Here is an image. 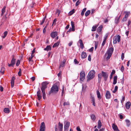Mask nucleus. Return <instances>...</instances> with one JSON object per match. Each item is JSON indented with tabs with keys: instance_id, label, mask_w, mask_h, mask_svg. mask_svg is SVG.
I'll return each instance as SVG.
<instances>
[{
	"instance_id": "nucleus-1",
	"label": "nucleus",
	"mask_w": 131,
	"mask_h": 131,
	"mask_svg": "<svg viewBox=\"0 0 131 131\" xmlns=\"http://www.w3.org/2000/svg\"><path fill=\"white\" fill-rule=\"evenodd\" d=\"M98 77L99 82H100L101 81L102 77L104 78L105 81H106L108 78V74L106 72L102 71L101 73H99L98 74Z\"/></svg>"
},
{
	"instance_id": "nucleus-2",
	"label": "nucleus",
	"mask_w": 131,
	"mask_h": 131,
	"mask_svg": "<svg viewBox=\"0 0 131 131\" xmlns=\"http://www.w3.org/2000/svg\"><path fill=\"white\" fill-rule=\"evenodd\" d=\"M59 91V87L57 84H55L52 86L49 93V95L52 93H56Z\"/></svg>"
},
{
	"instance_id": "nucleus-3",
	"label": "nucleus",
	"mask_w": 131,
	"mask_h": 131,
	"mask_svg": "<svg viewBox=\"0 0 131 131\" xmlns=\"http://www.w3.org/2000/svg\"><path fill=\"white\" fill-rule=\"evenodd\" d=\"M95 73V71L94 70H92L90 71L89 72L88 76V78L89 80H90L93 78L95 77L94 74Z\"/></svg>"
},
{
	"instance_id": "nucleus-4",
	"label": "nucleus",
	"mask_w": 131,
	"mask_h": 131,
	"mask_svg": "<svg viewBox=\"0 0 131 131\" xmlns=\"http://www.w3.org/2000/svg\"><path fill=\"white\" fill-rule=\"evenodd\" d=\"M55 131H62L63 128V124L62 123H60V122L58 123V128H57V125H55Z\"/></svg>"
},
{
	"instance_id": "nucleus-5",
	"label": "nucleus",
	"mask_w": 131,
	"mask_h": 131,
	"mask_svg": "<svg viewBox=\"0 0 131 131\" xmlns=\"http://www.w3.org/2000/svg\"><path fill=\"white\" fill-rule=\"evenodd\" d=\"M49 84V83L47 81L42 82L41 88V90L42 92H45V90L47 88V85Z\"/></svg>"
},
{
	"instance_id": "nucleus-6",
	"label": "nucleus",
	"mask_w": 131,
	"mask_h": 131,
	"mask_svg": "<svg viewBox=\"0 0 131 131\" xmlns=\"http://www.w3.org/2000/svg\"><path fill=\"white\" fill-rule=\"evenodd\" d=\"M121 37L119 35L116 36L113 38V43L114 44H116L117 42H119L120 41Z\"/></svg>"
},
{
	"instance_id": "nucleus-7",
	"label": "nucleus",
	"mask_w": 131,
	"mask_h": 131,
	"mask_svg": "<svg viewBox=\"0 0 131 131\" xmlns=\"http://www.w3.org/2000/svg\"><path fill=\"white\" fill-rule=\"evenodd\" d=\"M12 59L11 60V63L10 64L9 63L8 64V66L9 67H10L11 66L13 67L15 63L16 59L14 58L15 56L14 55H13L12 56Z\"/></svg>"
},
{
	"instance_id": "nucleus-8",
	"label": "nucleus",
	"mask_w": 131,
	"mask_h": 131,
	"mask_svg": "<svg viewBox=\"0 0 131 131\" xmlns=\"http://www.w3.org/2000/svg\"><path fill=\"white\" fill-rule=\"evenodd\" d=\"M71 25L72 27L71 28H70L69 31H68L67 32H70L72 31L73 32L75 30L74 22L72 21H71Z\"/></svg>"
},
{
	"instance_id": "nucleus-9",
	"label": "nucleus",
	"mask_w": 131,
	"mask_h": 131,
	"mask_svg": "<svg viewBox=\"0 0 131 131\" xmlns=\"http://www.w3.org/2000/svg\"><path fill=\"white\" fill-rule=\"evenodd\" d=\"M85 75L84 72L83 71H82L80 73V80L82 81H83L85 79Z\"/></svg>"
},
{
	"instance_id": "nucleus-10",
	"label": "nucleus",
	"mask_w": 131,
	"mask_h": 131,
	"mask_svg": "<svg viewBox=\"0 0 131 131\" xmlns=\"http://www.w3.org/2000/svg\"><path fill=\"white\" fill-rule=\"evenodd\" d=\"M70 125V123L69 122L66 121V123L64 125V129L65 131H67Z\"/></svg>"
},
{
	"instance_id": "nucleus-11",
	"label": "nucleus",
	"mask_w": 131,
	"mask_h": 131,
	"mask_svg": "<svg viewBox=\"0 0 131 131\" xmlns=\"http://www.w3.org/2000/svg\"><path fill=\"white\" fill-rule=\"evenodd\" d=\"M37 96L38 100L40 101L42 98L41 92L40 89H39L38 91L37 92Z\"/></svg>"
},
{
	"instance_id": "nucleus-12",
	"label": "nucleus",
	"mask_w": 131,
	"mask_h": 131,
	"mask_svg": "<svg viewBox=\"0 0 131 131\" xmlns=\"http://www.w3.org/2000/svg\"><path fill=\"white\" fill-rule=\"evenodd\" d=\"M105 96L106 99H110L111 97V93L109 91H106Z\"/></svg>"
},
{
	"instance_id": "nucleus-13",
	"label": "nucleus",
	"mask_w": 131,
	"mask_h": 131,
	"mask_svg": "<svg viewBox=\"0 0 131 131\" xmlns=\"http://www.w3.org/2000/svg\"><path fill=\"white\" fill-rule=\"evenodd\" d=\"M112 127L114 131H119V130L117 126L115 124H112Z\"/></svg>"
},
{
	"instance_id": "nucleus-14",
	"label": "nucleus",
	"mask_w": 131,
	"mask_h": 131,
	"mask_svg": "<svg viewBox=\"0 0 131 131\" xmlns=\"http://www.w3.org/2000/svg\"><path fill=\"white\" fill-rule=\"evenodd\" d=\"M112 54H110V53H108L106 52L105 54V56L106 57V59L107 60L109 59L111 57Z\"/></svg>"
},
{
	"instance_id": "nucleus-15",
	"label": "nucleus",
	"mask_w": 131,
	"mask_h": 131,
	"mask_svg": "<svg viewBox=\"0 0 131 131\" xmlns=\"http://www.w3.org/2000/svg\"><path fill=\"white\" fill-rule=\"evenodd\" d=\"M103 28V26L101 25L99 26L97 28V31L98 32H100L102 31Z\"/></svg>"
},
{
	"instance_id": "nucleus-16",
	"label": "nucleus",
	"mask_w": 131,
	"mask_h": 131,
	"mask_svg": "<svg viewBox=\"0 0 131 131\" xmlns=\"http://www.w3.org/2000/svg\"><path fill=\"white\" fill-rule=\"evenodd\" d=\"M15 79V78L14 77H12V79L11 81V86L13 88L14 85V81Z\"/></svg>"
},
{
	"instance_id": "nucleus-17",
	"label": "nucleus",
	"mask_w": 131,
	"mask_h": 131,
	"mask_svg": "<svg viewBox=\"0 0 131 131\" xmlns=\"http://www.w3.org/2000/svg\"><path fill=\"white\" fill-rule=\"evenodd\" d=\"M78 42L80 43V47L81 49H83L84 48V45L82 40L81 39H80Z\"/></svg>"
},
{
	"instance_id": "nucleus-18",
	"label": "nucleus",
	"mask_w": 131,
	"mask_h": 131,
	"mask_svg": "<svg viewBox=\"0 0 131 131\" xmlns=\"http://www.w3.org/2000/svg\"><path fill=\"white\" fill-rule=\"evenodd\" d=\"M114 50L113 48V47L110 48L107 50L106 52L110 53L112 54Z\"/></svg>"
},
{
	"instance_id": "nucleus-19",
	"label": "nucleus",
	"mask_w": 131,
	"mask_h": 131,
	"mask_svg": "<svg viewBox=\"0 0 131 131\" xmlns=\"http://www.w3.org/2000/svg\"><path fill=\"white\" fill-rule=\"evenodd\" d=\"M131 105V103L129 102H127L126 104L125 107L126 108L128 109L129 108Z\"/></svg>"
},
{
	"instance_id": "nucleus-20",
	"label": "nucleus",
	"mask_w": 131,
	"mask_h": 131,
	"mask_svg": "<svg viewBox=\"0 0 131 131\" xmlns=\"http://www.w3.org/2000/svg\"><path fill=\"white\" fill-rule=\"evenodd\" d=\"M6 6H5L3 7V8L1 10V16H2L3 15L4 13L6 12Z\"/></svg>"
},
{
	"instance_id": "nucleus-21",
	"label": "nucleus",
	"mask_w": 131,
	"mask_h": 131,
	"mask_svg": "<svg viewBox=\"0 0 131 131\" xmlns=\"http://www.w3.org/2000/svg\"><path fill=\"white\" fill-rule=\"evenodd\" d=\"M86 54L85 52H82L81 55V57L82 58H85L86 57Z\"/></svg>"
},
{
	"instance_id": "nucleus-22",
	"label": "nucleus",
	"mask_w": 131,
	"mask_h": 131,
	"mask_svg": "<svg viewBox=\"0 0 131 131\" xmlns=\"http://www.w3.org/2000/svg\"><path fill=\"white\" fill-rule=\"evenodd\" d=\"M99 24H96L94 26H93L92 29V31H95L96 30L97 27L99 26Z\"/></svg>"
},
{
	"instance_id": "nucleus-23",
	"label": "nucleus",
	"mask_w": 131,
	"mask_h": 131,
	"mask_svg": "<svg viewBox=\"0 0 131 131\" xmlns=\"http://www.w3.org/2000/svg\"><path fill=\"white\" fill-rule=\"evenodd\" d=\"M66 62V61L65 60H64L62 62L60 63V66L59 67V69H60L61 67H63L65 64Z\"/></svg>"
},
{
	"instance_id": "nucleus-24",
	"label": "nucleus",
	"mask_w": 131,
	"mask_h": 131,
	"mask_svg": "<svg viewBox=\"0 0 131 131\" xmlns=\"http://www.w3.org/2000/svg\"><path fill=\"white\" fill-rule=\"evenodd\" d=\"M51 47L50 45H48L47 46L46 48L44 49V50L47 51L49 50H50L51 49Z\"/></svg>"
},
{
	"instance_id": "nucleus-25",
	"label": "nucleus",
	"mask_w": 131,
	"mask_h": 131,
	"mask_svg": "<svg viewBox=\"0 0 131 131\" xmlns=\"http://www.w3.org/2000/svg\"><path fill=\"white\" fill-rule=\"evenodd\" d=\"M121 15H120L118 17H116L115 19V23L116 24H118L119 23V20L121 17Z\"/></svg>"
},
{
	"instance_id": "nucleus-26",
	"label": "nucleus",
	"mask_w": 131,
	"mask_h": 131,
	"mask_svg": "<svg viewBox=\"0 0 131 131\" xmlns=\"http://www.w3.org/2000/svg\"><path fill=\"white\" fill-rule=\"evenodd\" d=\"M4 112L5 113H9L10 112L9 109L8 108H5L3 110Z\"/></svg>"
},
{
	"instance_id": "nucleus-27",
	"label": "nucleus",
	"mask_w": 131,
	"mask_h": 131,
	"mask_svg": "<svg viewBox=\"0 0 131 131\" xmlns=\"http://www.w3.org/2000/svg\"><path fill=\"white\" fill-rule=\"evenodd\" d=\"M96 94L98 99L99 100L101 99V97L100 94V93L99 91L98 90H97L96 91Z\"/></svg>"
},
{
	"instance_id": "nucleus-28",
	"label": "nucleus",
	"mask_w": 131,
	"mask_h": 131,
	"mask_svg": "<svg viewBox=\"0 0 131 131\" xmlns=\"http://www.w3.org/2000/svg\"><path fill=\"white\" fill-rule=\"evenodd\" d=\"M117 76L116 75L115 76L114 78V80L113 83V84L115 85L117 82Z\"/></svg>"
},
{
	"instance_id": "nucleus-29",
	"label": "nucleus",
	"mask_w": 131,
	"mask_h": 131,
	"mask_svg": "<svg viewBox=\"0 0 131 131\" xmlns=\"http://www.w3.org/2000/svg\"><path fill=\"white\" fill-rule=\"evenodd\" d=\"M91 99L92 101V102L93 105L94 106H95V100L94 97L91 96Z\"/></svg>"
},
{
	"instance_id": "nucleus-30",
	"label": "nucleus",
	"mask_w": 131,
	"mask_h": 131,
	"mask_svg": "<svg viewBox=\"0 0 131 131\" xmlns=\"http://www.w3.org/2000/svg\"><path fill=\"white\" fill-rule=\"evenodd\" d=\"M124 13L125 14L124 17L127 18L130 14V12H129L125 11Z\"/></svg>"
},
{
	"instance_id": "nucleus-31",
	"label": "nucleus",
	"mask_w": 131,
	"mask_h": 131,
	"mask_svg": "<svg viewBox=\"0 0 131 131\" xmlns=\"http://www.w3.org/2000/svg\"><path fill=\"white\" fill-rule=\"evenodd\" d=\"M75 10L74 9H73L70 12L68 13L69 16H71L75 13Z\"/></svg>"
},
{
	"instance_id": "nucleus-32",
	"label": "nucleus",
	"mask_w": 131,
	"mask_h": 131,
	"mask_svg": "<svg viewBox=\"0 0 131 131\" xmlns=\"http://www.w3.org/2000/svg\"><path fill=\"white\" fill-rule=\"evenodd\" d=\"M91 119L93 121H95L96 119V117L94 114H92L91 116Z\"/></svg>"
},
{
	"instance_id": "nucleus-33",
	"label": "nucleus",
	"mask_w": 131,
	"mask_h": 131,
	"mask_svg": "<svg viewBox=\"0 0 131 131\" xmlns=\"http://www.w3.org/2000/svg\"><path fill=\"white\" fill-rule=\"evenodd\" d=\"M115 70H113L112 71V72H111V75H110V79H111L112 78V77L113 76V75L115 74Z\"/></svg>"
},
{
	"instance_id": "nucleus-34",
	"label": "nucleus",
	"mask_w": 131,
	"mask_h": 131,
	"mask_svg": "<svg viewBox=\"0 0 131 131\" xmlns=\"http://www.w3.org/2000/svg\"><path fill=\"white\" fill-rule=\"evenodd\" d=\"M51 36L53 38H54L57 35V33H51Z\"/></svg>"
},
{
	"instance_id": "nucleus-35",
	"label": "nucleus",
	"mask_w": 131,
	"mask_h": 131,
	"mask_svg": "<svg viewBox=\"0 0 131 131\" xmlns=\"http://www.w3.org/2000/svg\"><path fill=\"white\" fill-rule=\"evenodd\" d=\"M98 126H97V128H100L102 126V123L101 121L100 120H99L98 121Z\"/></svg>"
},
{
	"instance_id": "nucleus-36",
	"label": "nucleus",
	"mask_w": 131,
	"mask_h": 131,
	"mask_svg": "<svg viewBox=\"0 0 131 131\" xmlns=\"http://www.w3.org/2000/svg\"><path fill=\"white\" fill-rule=\"evenodd\" d=\"M46 18V16L45 15V16L44 17V18L43 19L41 23H40V25H42L43 24V23H44V22L45 21V20Z\"/></svg>"
},
{
	"instance_id": "nucleus-37",
	"label": "nucleus",
	"mask_w": 131,
	"mask_h": 131,
	"mask_svg": "<svg viewBox=\"0 0 131 131\" xmlns=\"http://www.w3.org/2000/svg\"><path fill=\"white\" fill-rule=\"evenodd\" d=\"M91 11L90 10H88L85 13V16L86 17L88 16L90 14Z\"/></svg>"
},
{
	"instance_id": "nucleus-38",
	"label": "nucleus",
	"mask_w": 131,
	"mask_h": 131,
	"mask_svg": "<svg viewBox=\"0 0 131 131\" xmlns=\"http://www.w3.org/2000/svg\"><path fill=\"white\" fill-rule=\"evenodd\" d=\"M125 121L126 122L127 126H129L130 124V121L128 119H126V120Z\"/></svg>"
},
{
	"instance_id": "nucleus-39",
	"label": "nucleus",
	"mask_w": 131,
	"mask_h": 131,
	"mask_svg": "<svg viewBox=\"0 0 131 131\" xmlns=\"http://www.w3.org/2000/svg\"><path fill=\"white\" fill-rule=\"evenodd\" d=\"M5 68L4 67L1 68V69L0 71L1 73H2V74H3L5 71Z\"/></svg>"
},
{
	"instance_id": "nucleus-40",
	"label": "nucleus",
	"mask_w": 131,
	"mask_h": 131,
	"mask_svg": "<svg viewBox=\"0 0 131 131\" xmlns=\"http://www.w3.org/2000/svg\"><path fill=\"white\" fill-rule=\"evenodd\" d=\"M59 43L58 42L56 43H54V44L52 46V47L54 48L58 46L59 45Z\"/></svg>"
},
{
	"instance_id": "nucleus-41",
	"label": "nucleus",
	"mask_w": 131,
	"mask_h": 131,
	"mask_svg": "<svg viewBox=\"0 0 131 131\" xmlns=\"http://www.w3.org/2000/svg\"><path fill=\"white\" fill-rule=\"evenodd\" d=\"M118 89V87L117 86H115V87L114 90L113 91V92L114 93H115L117 91Z\"/></svg>"
},
{
	"instance_id": "nucleus-42",
	"label": "nucleus",
	"mask_w": 131,
	"mask_h": 131,
	"mask_svg": "<svg viewBox=\"0 0 131 131\" xmlns=\"http://www.w3.org/2000/svg\"><path fill=\"white\" fill-rule=\"evenodd\" d=\"M70 104L69 102L68 101L67 102H64L63 105L64 106L65 105H68Z\"/></svg>"
},
{
	"instance_id": "nucleus-43",
	"label": "nucleus",
	"mask_w": 131,
	"mask_h": 131,
	"mask_svg": "<svg viewBox=\"0 0 131 131\" xmlns=\"http://www.w3.org/2000/svg\"><path fill=\"white\" fill-rule=\"evenodd\" d=\"M19 71L18 73V75L19 77H20L21 76V72L22 70L20 68H19Z\"/></svg>"
},
{
	"instance_id": "nucleus-44",
	"label": "nucleus",
	"mask_w": 131,
	"mask_h": 131,
	"mask_svg": "<svg viewBox=\"0 0 131 131\" xmlns=\"http://www.w3.org/2000/svg\"><path fill=\"white\" fill-rule=\"evenodd\" d=\"M40 126L41 127H42L44 128H45V123L44 122H43L41 123V125H40Z\"/></svg>"
},
{
	"instance_id": "nucleus-45",
	"label": "nucleus",
	"mask_w": 131,
	"mask_h": 131,
	"mask_svg": "<svg viewBox=\"0 0 131 131\" xmlns=\"http://www.w3.org/2000/svg\"><path fill=\"white\" fill-rule=\"evenodd\" d=\"M43 94V99L45 100L46 99V94L45 92H42Z\"/></svg>"
},
{
	"instance_id": "nucleus-46",
	"label": "nucleus",
	"mask_w": 131,
	"mask_h": 131,
	"mask_svg": "<svg viewBox=\"0 0 131 131\" xmlns=\"http://www.w3.org/2000/svg\"><path fill=\"white\" fill-rule=\"evenodd\" d=\"M34 56V55H32L31 54V57H29L28 58V60L29 62H30L32 58Z\"/></svg>"
},
{
	"instance_id": "nucleus-47",
	"label": "nucleus",
	"mask_w": 131,
	"mask_h": 131,
	"mask_svg": "<svg viewBox=\"0 0 131 131\" xmlns=\"http://www.w3.org/2000/svg\"><path fill=\"white\" fill-rule=\"evenodd\" d=\"M127 19V18H126V17H124L123 18L122 20V21L121 22H122V23H123L124 22V21H126Z\"/></svg>"
},
{
	"instance_id": "nucleus-48",
	"label": "nucleus",
	"mask_w": 131,
	"mask_h": 131,
	"mask_svg": "<svg viewBox=\"0 0 131 131\" xmlns=\"http://www.w3.org/2000/svg\"><path fill=\"white\" fill-rule=\"evenodd\" d=\"M57 13L58 14V15L59 16L60 13L61 11L58 9H57L56 10Z\"/></svg>"
},
{
	"instance_id": "nucleus-49",
	"label": "nucleus",
	"mask_w": 131,
	"mask_h": 131,
	"mask_svg": "<svg viewBox=\"0 0 131 131\" xmlns=\"http://www.w3.org/2000/svg\"><path fill=\"white\" fill-rule=\"evenodd\" d=\"M124 57V53H122L121 54V59L123 60Z\"/></svg>"
},
{
	"instance_id": "nucleus-50",
	"label": "nucleus",
	"mask_w": 131,
	"mask_h": 131,
	"mask_svg": "<svg viewBox=\"0 0 131 131\" xmlns=\"http://www.w3.org/2000/svg\"><path fill=\"white\" fill-rule=\"evenodd\" d=\"M45 128H44L42 127H41L40 126V130L39 131H44L45 130Z\"/></svg>"
},
{
	"instance_id": "nucleus-51",
	"label": "nucleus",
	"mask_w": 131,
	"mask_h": 131,
	"mask_svg": "<svg viewBox=\"0 0 131 131\" xmlns=\"http://www.w3.org/2000/svg\"><path fill=\"white\" fill-rule=\"evenodd\" d=\"M20 60H18L16 64V66H18L20 64Z\"/></svg>"
},
{
	"instance_id": "nucleus-52",
	"label": "nucleus",
	"mask_w": 131,
	"mask_h": 131,
	"mask_svg": "<svg viewBox=\"0 0 131 131\" xmlns=\"http://www.w3.org/2000/svg\"><path fill=\"white\" fill-rule=\"evenodd\" d=\"M98 44V43L97 42H95V49H96L97 47Z\"/></svg>"
},
{
	"instance_id": "nucleus-53",
	"label": "nucleus",
	"mask_w": 131,
	"mask_h": 131,
	"mask_svg": "<svg viewBox=\"0 0 131 131\" xmlns=\"http://www.w3.org/2000/svg\"><path fill=\"white\" fill-rule=\"evenodd\" d=\"M80 3V2L79 1V0H78L76 2L75 4V6H78Z\"/></svg>"
},
{
	"instance_id": "nucleus-54",
	"label": "nucleus",
	"mask_w": 131,
	"mask_h": 131,
	"mask_svg": "<svg viewBox=\"0 0 131 131\" xmlns=\"http://www.w3.org/2000/svg\"><path fill=\"white\" fill-rule=\"evenodd\" d=\"M74 62L75 64H78L79 63V62L76 59H75L74 60Z\"/></svg>"
},
{
	"instance_id": "nucleus-55",
	"label": "nucleus",
	"mask_w": 131,
	"mask_h": 131,
	"mask_svg": "<svg viewBox=\"0 0 131 131\" xmlns=\"http://www.w3.org/2000/svg\"><path fill=\"white\" fill-rule=\"evenodd\" d=\"M121 70L122 72H123L124 70V67L123 65H122L121 66Z\"/></svg>"
},
{
	"instance_id": "nucleus-56",
	"label": "nucleus",
	"mask_w": 131,
	"mask_h": 131,
	"mask_svg": "<svg viewBox=\"0 0 131 131\" xmlns=\"http://www.w3.org/2000/svg\"><path fill=\"white\" fill-rule=\"evenodd\" d=\"M108 34H106V35L104 37V40L106 41L107 38L108 36Z\"/></svg>"
},
{
	"instance_id": "nucleus-57",
	"label": "nucleus",
	"mask_w": 131,
	"mask_h": 131,
	"mask_svg": "<svg viewBox=\"0 0 131 131\" xmlns=\"http://www.w3.org/2000/svg\"><path fill=\"white\" fill-rule=\"evenodd\" d=\"M94 49V47H92L89 50V52H93Z\"/></svg>"
},
{
	"instance_id": "nucleus-58",
	"label": "nucleus",
	"mask_w": 131,
	"mask_h": 131,
	"mask_svg": "<svg viewBox=\"0 0 131 131\" xmlns=\"http://www.w3.org/2000/svg\"><path fill=\"white\" fill-rule=\"evenodd\" d=\"M56 21H57V19H55L53 21V24H52V25H55Z\"/></svg>"
},
{
	"instance_id": "nucleus-59",
	"label": "nucleus",
	"mask_w": 131,
	"mask_h": 131,
	"mask_svg": "<svg viewBox=\"0 0 131 131\" xmlns=\"http://www.w3.org/2000/svg\"><path fill=\"white\" fill-rule=\"evenodd\" d=\"M125 100V97L123 96L122 100L121 101V103H123L124 101Z\"/></svg>"
},
{
	"instance_id": "nucleus-60",
	"label": "nucleus",
	"mask_w": 131,
	"mask_h": 131,
	"mask_svg": "<svg viewBox=\"0 0 131 131\" xmlns=\"http://www.w3.org/2000/svg\"><path fill=\"white\" fill-rule=\"evenodd\" d=\"M47 25L45 27L43 28V33H45V32L46 31V28H47Z\"/></svg>"
},
{
	"instance_id": "nucleus-61",
	"label": "nucleus",
	"mask_w": 131,
	"mask_h": 131,
	"mask_svg": "<svg viewBox=\"0 0 131 131\" xmlns=\"http://www.w3.org/2000/svg\"><path fill=\"white\" fill-rule=\"evenodd\" d=\"M62 72L60 71L59 72L58 74L57 75L58 77H60L61 74Z\"/></svg>"
},
{
	"instance_id": "nucleus-62",
	"label": "nucleus",
	"mask_w": 131,
	"mask_h": 131,
	"mask_svg": "<svg viewBox=\"0 0 131 131\" xmlns=\"http://www.w3.org/2000/svg\"><path fill=\"white\" fill-rule=\"evenodd\" d=\"M88 60L90 61L91 60V56L90 55H89L88 56Z\"/></svg>"
},
{
	"instance_id": "nucleus-63",
	"label": "nucleus",
	"mask_w": 131,
	"mask_h": 131,
	"mask_svg": "<svg viewBox=\"0 0 131 131\" xmlns=\"http://www.w3.org/2000/svg\"><path fill=\"white\" fill-rule=\"evenodd\" d=\"M4 35L3 36H2V37L3 38H4L6 37V36L7 35V33H4Z\"/></svg>"
},
{
	"instance_id": "nucleus-64",
	"label": "nucleus",
	"mask_w": 131,
	"mask_h": 131,
	"mask_svg": "<svg viewBox=\"0 0 131 131\" xmlns=\"http://www.w3.org/2000/svg\"><path fill=\"white\" fill-rule=\"evenodd\" d=\"M0 91L1 92H2L3 91V87H2L1 85L0 86Z\"/></svg>"
}]
</instances>
